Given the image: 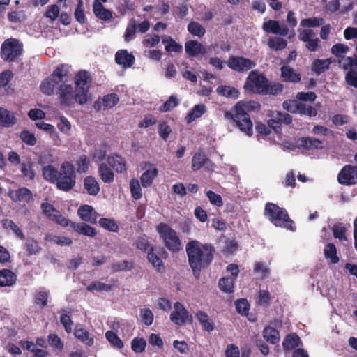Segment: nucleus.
<instances>
[{"label":"nucleus","instance_id":"39","mask_svg":"<svg viewBox=\"0 0 357 357\" xmlns=\"http://www.w3.org/2000/svg\"><path fill=\"white\" fill-rule=\"evenodd\" d=\"M24 248L29 256L38 255L42 250L39 243L33 238H28L26 240Z\"/></svg>","mask_w":357,"mask_h":357},{"label":"nucleus","instance_id":"37","mask_svg":"<svg viewBox=\"0 0 357 357\" xmlns=\"http://www.w3.org/2000/svg\"><path fill=\"white\" fill-rule=\"evenodd\" d=\"M206 112V106L203 104H199L195 105L191 110L188 113L186 116V121L188 123H190L195 119L202 116Z\"/></svg>","mask_w":357,"mask_h":357},{"label":"nucleus","instance_id":"53","mask_svg":"<svg viewBox=\"0 0 357 357\" xmlns=\"http://www.w3.org/2000/svg\"><path fill=\"white\" fill-rule=\"evenodd\" d=\"M105 337L113 347L122 349L124 346L123 341L119 337L116 333L112 331H107Z\"/></svg>","mask_w":357,"mask_h":357},{"label":"nucleus","instance_id":"41","mask_svg":"<svg viewBox=\"0 0 357 357\" xmlns=\"http://www.w3.org/2000/svg\"><path fill=\"white\" fill-rule=\"evenodd\" d=\"M234 278L222 277L218 281L220 289L225 293L234 291Z\"/></svg>","mask_w":357,"mask_h":357},{"label":"nucleus","instance_id":"35","mask_svg":"<svg viewBox=\"0 0 357 357\" xmlns=\"http://www.w3.org/2000/svg\"><path fill=\"white\" fill-rule=\"evenodd\" d=\"M301 339L296 333L287 335L282 342V347L284 350H291L299 346Z\"/></svg>","mask_w":357,"mask_h":357},{"label":"nucleus","instance_id":"24","mask_svg":"<svg viewBox=\"0 0 357 357\" xmlns=\"http://www.w3.org/2000/svg\"><path fill=\"white\" fill-rule=\"evenodd\" d=\"M68 227H69V229H72L79 234L89 237H93L97 234L96 229L94 227H92L85 222L76 223L69 220Z\"/></svg>","mask_w":357,"mask_h":357},{"label":"nucleus","instance_id":"28","mask_svg":"<svg viewBox=\"0 0 357 357\" xmlns=\"http://www.w3.org/2000/svg\"><path fill=\"white\" fill-rule=\"evenodd\" d=\"M93 12L97 18L103 21H109L112 18V12L98 1L93 3Z\"/></svg>","mask_w":357,"mask_h":357},{"label":"nucleus","instance_id":"16","mask_svg":"<svg viewBox=\"0 0 357 357\" xmlns=\"http://www.w3.org/2000/svg\"><path fill=\"white\" fill-rule=\"evenodd\" d=\"M144 168H148L140 176V181L144 188L150 187L158 174L156 166L150 162H144Z\"/></svg>","mask_w":357,"mask_h":357},{"label":"nucleus","instance_id":"5","mask_svg":"<svg viewBox=\"0 0 357 357\" xmlns=\"http://www.w3.org/2000/svg\"><path fill=\"white\" fill-rule=\"evenodd\" d=\"M164 246L172 253H178L182 250V243L176 231L167 223L160 222L155 227Z\"/></svg>","mask_w":357,"mask_h":357},{"label":"nucleus","instance_id":"43","mask_svg":"<svg viewBox=\"0 0 357 357\" xmlns=\"http://www.w3.org/2000/svg\"><path fill=\"white\" fill-rule=\"evenodd\" d=\"M217 93L222 96L227 98H238L239 91L234 87L229 86H220L217 88Z\"/></svg>","mask_w":357,"mask_h":357},{"label":"nucleus","instance_id":"30","mask_svg":"<svg viewBox=\"0 0 357 357\" xmlns=\"http://www.w3.org/2000/svg\"><path fill=\"white\" fill-rule=\"evenodd\" d=\"M281 76L285 82L293 83L299 82L301 79V75L296 73L295 70L289 66L281 67Z\"/></svg>","mask_w":357,"mask_h":357},{"label":"nucleus","instance_id":"14","mask_svg":"<svg viewBox=\"0 0 357 357\" xmlns=\"http://www.w3.org/2000/svg\"><path fill=\"white\" fill-rule=\"evenodd\" d=\"M314 36V31L310 29H303L298 34V39L306 43L305 47L310 52H316L321 48V41L318 38H313Z\"/></svg>","mask_w":357,"mask_h":357},{"label":"nucleus","instance_id":"2","mask_svg":"<svg viewBox=\"0 0 357 357\" xmlns=\"http://www.w3.org/2000/svg\"><path fill=\"white\" fill-rule=\"evenodd\" d=\"M261 109V105L254 100L239 101L234 107V113L225 111L224 116L228 120H231L236 123V126L249 137L253 134V124L249 115L250 112H259Z\"/></svg>","mask_w":357,"mask_h":357},{"label":"nucleus","instance_id":"22","mask_svg":"<svg viewBox=\"0 0 357 357\" xmlns=\"http://www.w3.org/2000/svg\"><path fill=\"white\" fill-rule=\"evenodd\" d=\"M107 162L111 168L118 173H122L127 170L126 159L117 153L108 155Z\"/></svg>","mask_w":357,"mask_h":357},{"label":"nucleus","instance_id":"45","mask_svg":"<svg viewBox=\"0 0 357 357\" xmlns=\"http://www.w3.org/2000/svg\"><path fill=\"white\" fill-rule=\"evenodd\" d=\"M268 46L273 50L279 51L286 48L287 42L280 37H273L268 40Z\"/></svg>","mask_w":357,"mask_h":357},{"label":"nucleus","instance_id":"48","mask_svg":"<svg viewBox=\"0 0 357 357\" xmlns=\"http://www.w3.org/2000/svg\"><path fill=\"white\" fill-rule=\"evenodd\" d=\"M78 173H86L90 166V159L86 155H81L75 162Z\"/></svg>","mask_w":357,"mask_h":357},{"label":"nucleus","instance_id":"6","mask_svg":"<svg viewBox=\"0 0 357 357\" xmlns=\"http://www.w3.org/2000/svg\"><path fill=\"white\" fill-rule=\"evenodd\" d=\"M93 77L91 73L85 70H79L75 76V101L84 105L89 100V92L91 86Z\"/></svg>","mask_w":357,"mask_h":357},{"label":"nucleus","instance_id":"36","mask_svg":"<svg viewBox=\"0 0 357 357\" xmlns=\"http://www.w3.org/2000/svg\"><path fill=\"white\" fill-rule=\"evenodd\" d=\"M74 335L81 342H85L89 347L92 346L94 343L93 338L89 337V333L88 331L82 327H78L77 326L75 328Z\"/></svg>","mask_w":357,"mask_h":357},{"label":"nucleus","instance_id":"12","mask_svg":"<svg viewBox=\"0 0 357 357\" xmlns=\"http://www.w3.org/2000/svg\"><path fill=\"white\" fill-rule=\"evenodd\" d=\"M227 63L229 68L240 73L246 72L256 66L252 60L241 56H230Z\"/></svg>","mask_w":357,"mask_h":357},{"label":"nucleus","instance_id":"51","mask_svg":"<svg viewBox=\"0 0 357 357\" xmlns=\"http://www.w3.org/2000/svg\"><path fill=\"white\" fill-rule=\"evenodd\" d=\"M324 22V20L322 17H309L303 19L300 25L303 27L311 28V27H319L321 26Z\"/></svg>","mask_w":357,"mask_h":357},{"label":"nucleus","instance_id":"56","mask_svg":"<svg viewBox=\"0 0 357 357\" xmlns=\"http://www.w3.org/2000/svg\"><path fill=\"white\" fill-rule=\"evenodd\" d=\"M188 31L193 36L202 37L205 34V29L199 23L190 22L188 25Z\"/></svg>","mask_w":357,"mask_h":357},{"label":"nucleus","instance_id":"59","mask_svg":"<svg viewBox=\"0 0 357 357\" xmlns=\"http://www.w3.org/2000/svg\"><path fill=\"white\" fill-rule=\"evenodd\" d=\"M112 285L111 284H107L105 283H102L99 281H96L91 282L89 285L86 287V289L89 291H96L98 292H100L102 291H108L112 289Z\"/></svg>","mask_w":357,"mask_h":357},{"label":"nucleus","instance_id":"11","mask_svg":"<svg viewBox=\"0 0 357 357\" xmlns=\"http://www.w3.org/2000/svg\"><path fill=\"white\" fill-rule=\"evenodd\" d=\"M340 184L350 186L357 183V165H346L337 174Z\"/></svg>","mask_w":357,"mask_h":357},{"label":"nucleus","instance_id":"31","mask_svg":"<svg viewBox=\"0 0 357 357\" xmlns=\"http://www.w3.org/2000/svg\"><path fill=\"white\" fill-rule=\"evenodd\" d=\"M84 188L87 193L92 196L97 195L100 190V185L94 176H87L84 179Z\"/></svg>","mask_w":357,"mask_h":357},{"label":"nucleus","instance_id":"60","mask_svg":"<svg viewBox=\"0 0 357 357\" xmlns=\"http://www.w3.org/2000/svg\"><path fill=\"white\" fill-rule=\"evenodd\" d=\"M74 16L77 22L83 24L86 22V17L84 11V2L82 0H77V5L75 8Z\"/></svg>","mask_w":357,"mask_h":357},{"label":"nucleus","instance_id":"19","mask_svg":"<svg viewBox=\"0 0 357 357\" xmlns=\"http://www.w3.org/2000/svg\"><path fill=\"white\" fill-rule=\"evenodd\" d=\"M262 28L266 33H271L282 36H286L289 33V28L287 26H280L278 21L273 20H269L264 22Z\"/></svg>","mask_w":357,"mask_h":357},{"label":"nucleus","instance_id":"9","mask_svg":"<svg viewBox=\"0 0 357 357\" xmlns=\"http://www.w3.org/2000/svg\"><path fill=\"white\" fill-rule=\"evenodd\" d=\"M248 82H249L248 87L250 91L257 94H264L266 87L268 86V80L264 75L252 70L248 77Z\"/></svg>","mask_w":357,"mask_h":357},{"label":"nucleus","instance_id":"38","mask_svg":"<svg viewBox=\"0 0 357 357\" xmlns=\"http://www.w3.org/2000/svg\"><path fill=\"white\" fill-rule=\"evenodd\" d=\"M324 254L326 259L330 260L331 264H337L340 261V259L337 255L336 247L332 243H328L326 245L324 250Z\"/></svg>","mask_w":357,"mask_h":357},{"label":"nucleus","instance_id":"26","mask_svg":"<svg viewBox=\"0 0 357 357\" xmlns=\"http://www.w3.org/2000/svg\"><path fill=\"white\" fill-rule=\"evenodd\" d=\"M186 54L189 56L196 57L199 54H204L206 52L205 47L197 40H188L185 44Z\"/></svg>","mask_w":357,"mask_h":357},{"label":"nucleus","instance_id":"13","mask_svg":"<svg viewBox=\"0 0 357 357\" xmlns=\"http://www.w3.org/2000/svg\"><path fill=\"white\" fill-rule=\"evenodd\" d=\"M41 208L43 213L49 220L58 223L62 227H67L68 226L69 220L63 216L53 205L47 202L42 203Z\"/></svg>","mask_w":357,"mask_h":357},{"label":"nucleus","instance_id":"54","mask_svg":"<svg viewBox=\"0 0 357 357\" xmlns=\"http://www.w3.org/2000/svg\"><path fill=\"white\" fill-rule=\"evenodd\" d=\"M107 144L106 142H102L101 144V148L96 149L91 153V155L93 160L96 162L102 161L105 158L106 155H107Z\"/></svg>","mask_w":357,"mask_h":357},{"label":"nucleus","instance_id":"8","mask_svg":"<svg viewBox=\"0 0 357 357\" xmlns=\"http://www.w3.org/2000/svg\"><path fill=\"white\" fill-rule=\"evenodd\" d=\"M23 52L22 44L16 38L6 40L1 47V57L7 62H13Z\"/></svg>","mask_w":357,"mask_h":357},{"label":"nucleus","instance_id":"61","mask_svg":"<svg viewBox=\"0 0 357 357\" xmlns=\"http://www.w3.org/2000/svg\"><path fill=\"white\" fill-rule=\"evenodd\" d=\"M146 342L143 337H135L131 342V349L135 353H142L145 351Z\"/></svg>","mask_w":357,"mask_h":357},{"label":"nucleus","instance_id":"55","mask_svg":"<svg viewBox=\"0 0 357 357\" xmlns=\"http://www.w3.org/2000/svg\"><path fill=\"white\" fill-rule=\"evenodd\" d=\"M3 225L5 228L10 229L20 239L24 240L25 238L22 229L12 220H3Z\"/></svg>","mask_w":357,"mask_h":357},{"label":"nucleus","instance_id":"58","mask_svg":"<svg viewBox=\"0 0 357 357\" xmlns=\"http://www.w3.org/2000/svg\"><path fill=\"white\" fill-rule=\"evenodd\" d=\"M284 86L280 83H271L268 82V86L266 87L263 95H273L276 96L282 93Z\"/></svg>","mask_w":357,"mask_h":357},{"label":"nucleus","instance_id":"4","mask_svg":"<svg viewBox=\"0 0 357 357\" xmlns=\"http://www.w3.org/2000/svg\"><path fill=\"white\" fill-rule=\"evenodd\" d=\"M68 66L65 64H59L51 75L42 82L40 86L43 93L50 96L58 91L61 84L66 83L68 78Z\"/></svg>","mask_w":357,"mask_h":357},{"label":"nucleus","instance_id":"64","mask_svg":"<svg viewBox=\"0 0 357 357\" xmlns=\"http://www.w3.org/2000/svg\"><path fill=\"white\" fill-rule=\"evenodd\" d=\"M298 113L301 115H307L310 117H314L317 116V110L312 106H307L305 103L299 102Z\"/></svg>","mask_w":357,"mask_h":357},{"label":"nucleus","instance_id":"25","mask_svg":"<svg viewBox=\"0 0 357 357\" xmlns=\"http://www.w3.org/2000/svg\"><path fill=\"white\" fill-rule=\"evenodd\" d=\"M297 146L306 150L321 149L324 148V142L313 137H301L297 140Z\"/></svg>","mask_w":357,"mask_h":357},{"label":"nucleus","instance_id":"18","mask_svg":"<svg viewBox=\"0 0 357 357\" xmlns=\"http://www.w3.org/2000/svg\"><path fill=\"white\" fill-rule=\"evenodd\" d=\"M119 101V96L114 93L107 94L102 98L96 100L93 104V108L96 111H100L101 109L104 110L110 109L114 107Z\"/></svg>","mask_w":357,"mask_h":357},{"label":"nucleus","instance_id":"62","mask_svg":"<svg viewBox=\"0 0 357 357\" xmlns=\"http://www.w3.org/2000/svg\"><path fill=\"white\" fill-rule=\"evenodd\" d=\"M332 231L335 238H338L340 241H347L346 236L347 229L342 224L334 225L332 227Z\"/></svg>","mask_w":357,"mask_h":357},{"label":"nucleus","instance_id":"57","mask_svg":"<svg viewBox=\"0 0 357 357\" xmlns=\"http://www.w3.org/2000/svg\"><path fill=\"white\" fill-rule=\"evenodd\" d=\"M179 100L175 95H172L169 99L160 107V111L166 112L171 111L179 105Z\"/></svg>","mask_w":357,"mask_h":357},{"label":"nucleus","instance_id":"17","mask_svg":"<svg viewBox=\"0 0 357 357\" xmlns=\"http://www.w3.org/2000/svg\"><path fill=\"white\" fill-rule=\"evenodd\" d=\"M59 94L61 103L66 106H71L75 101V90L72 85L66 83L61 84L57 91Z\"/></svg>","mask_w":357,"mask_h":357},{"label":"nucleus","instance_id":"50","mask_svg":"<svg viewBox=\"0 0 357 357\" xmlns=\"http://www.w3.org/2000/svg\"><path fill=\"white\" fill-rule=\"evenodd\" d=\"M22 142L28 146H33L37 144L35 135L27 130H23L19 135Z\"/></svg>","mask_w":357,"mask_h":357},{"label":"nucleus","instance_id":"20","mask_svg":"<svg viewBox=\"0 0 357 357\" xmlns=\"http://www.w3.org/2000/svg\"><path fill=\"white\" fill-rule=\"evenodd\" d=\"M135 61V56L127 50H119L115 54V62L125 69L132 67Z\"/></svg>","mask_w":357,"mask_h":357},{"label":"nucleus","instance_id":"44","mask_svg":"<svg viewBox=\"0 0 357 357\" xmlns=\"http://www.w3.org/2000/svg\"><path fill=\"white\" fill-rule=\"evenodd\" d=\"M263 336L266 340L271 344H275L278 342L279 332L273 327L267 326L263 331Z\"/></svg>","mask_w":357,"mask_h":357},{"label":"nucleus","instance_id":"29","mask_svg":"<svg viewBox=\"0 0 357 357\" xmlns=\"http://www.w3.org/2000/svg\"><path fill=\"white\" fill-rule=\"evenodd\" d=\"M17 280L16 274L10 269L0 270V287H11Z\"/></svg>","mask_w":357,"mask_h":357},{"label":"nucleus","instance_id":"15","mask_svg":"<svg viewBox=\"0 0 357 357\" xmlns=\"http://www.w3.org/2000/svg\"><path fill=\"white\" fill-rule=\"evenodd\" d=\"M204 167L207 170L213 171L215 168V164L206 155L204 152H196L192 158V170L197 171Z\"/></svg>","mask_w":357,"mask_h":357},{"label":"nucleus","instance_id":"40","mask_svg":"<svg viewBox=\"0 0 357 357\" xmlns=\"http://www.w3.org/2000/svg\"><path fill=\"white\" fill-rule=\"evenodd\" d=\"M331 61L327 59H315L312 63V70L317 75H320L329 68Z\"/></svg>","mask_w":357,"mask_h":357},{"label":"nucleus","instance_id":"52","mask_svg":"<svg viewBox=\"0 0 357 357\" xmlns=\"http://www.w3.org/2000/svg\"><path fill=\"white\" fill-rule=\"evenodd\" d=\"M137 29L136 21L132 18L129 21L125 31L124 40L126 42H129L135 38Z\"/></svg>","mask_w":357,"mask_h":357},{"label":"nucleus","instance_id":"10","mask_svg":"<svg viewBox=\"0 0 357 357\" xmlns=\"http://www.w3.org/2000/svg\"><path fill=\"white\" fill-rule=\"evenodd\" d=\"M174 307V310L170 314V320L174 324L178 326H183L187 322L192 323V316L182 303L176 302Z\"/></svg>","mask_w":357,"mask_h":357},{"label":"nucleus","instance_id":"42","mask_svg":"<svg viewBox=\"0 0 357 357\" xmlns=\"http://www.w3.org/2000/svg\"><path fill=\"white\" fill-rule=\"evenodd\" d=\"M162 43L165 45V49L167 52L181 53L183 50L182 45L176 43L170 36L162 39Z\"/></svg>","mask_w":357,"mask_h":357},{"label":"nucleus","instance_id":"33","mask_svg":"<svg viewBox=\"0 0 357 357\" xmlns=\"http://www.w3.org/2000/svg\"><path fill=\"white\" fill-rule=\"evenodd\" d=\"M98 174L101 180L105 183H111L114 181V174L108 164L102 162L98 167Z\"/></svg>","mask_w":357,"mask_h":357},{"label":"nucleus","instance_id":"23","mask_svg":"<svg viewBox=\"0 0 357 357\" xmlns=\"http://www.w3.org/2000/svg\"><path fill=\"white\" fill-rule=\"evenodd\" d=\"M78 215L84 222H89L91 224L97 223V218L99 214L90 205H83L78 209Z\"/></svg>","mask_w":357,"mask_h":357},{"label":"nucleus","instance_id":"7","mask_svg":"<svg viewBox=\"0 0 357 357\" xmlns=\"http://www.w3.org/2000/svg\"><path fill=\"white\" fill-rule=\"evenodd\" d=\"M76 172L74 165L70 162H63L58 174V180L56 182V188L63 191L68 192L75 185Z\"/></svg>","mask_w":357,"mask_h":357},{"label":"nucleus","instance_id":"63","mask_svg":"<svg viewBox=\"0 0 357 357\" xmlns=\"http://www.w3.org/2000/svg\"><path fill=\"white\" fill-rule=\"evenodd\" d=\"M130 185L132 197L136 200L141 199L142 193L139 181L135 178H132Z\"/></svg>","mask_w":357,"mask_h":357},{"label":"nucleus","instance_id":"49","mask_svg":"<svg viewBox=\"0 0 357 357\" xmlns=\"http://www.w3.org/2000/svg\"><path fill=\"white\" fill-rule=\"evenodd\" d=\"M100 226L109 231L117 232L119 231V225L114 219L102 218L99 220Z\"/></svg>","mask_w":357,"mask_h":357},{"label":"nucleus","instance_id":"21","mask_svg":"<svg viewBox=\"0 0 357 357\" xmlns=\"http://www.w3.org/2000/svg\"><path fill=\"white\" fill-rule=\"evenodd\" d=\"M8 195L14 202L29 203L33 200L31 191L26 187L20 188L16 190H11L9 192Z\"/></svg>","mask_w":357,"mask_h":357},{"label":"nucleus","instance_id":"27","mask_svg":"<svg viewBox=\"0 0 357 357\" xmlns=\"http://www.w3.org/2000/svg\"><path fill=\"white\" fill-rule=\"evenodd\" d=\"M195 316L204 331L211 333L214 330L215 323L206 312L202 310H198Z\"/></svg>","mask_w":357,"mask_h":357},{"label":"nucleus","instance_id":"1","mask_svg":"<svg viewBox=\"0 0 357 357\" xmlns=\"http://www.w3.org/2000/svg\"><path fill=\"white\" fill-rule=\"evenodd\" d=\"M185 251L188 265L194 276L198 279L202 271L207 269L213 262L215 249L211 243L191 240L186 243Z\"/></svg>","mask_w":357,"mask_h":357},{"label":"nucleus","instance_id":"47","mask_svg":"<svg viewBox=\"0 0 357 357\" xmlns=\"http://www.w3.org/2000/svg\"><path fill=\"white\" fill-rule=\"evenodd\" d=\"M20 171L22 175L26 180H33L36 176L35 172L32 167V162H22L20 164Z\"/></svg>","mask_w":357,"mask_h":357},{"label":"nucleus","instance_id":"32","mask_svg":"<svg viewBox=\"0 0 357 357\" xmlns=\"http://www.w3.org/2000/svg\"><path fill=\"white\" fill-rule=\"evenodd\" d=\"M17 122L14 113L6 109L0 107V126L3 127H11Z\"/></svg>","mask_w":357,"mask_h":357},{"label":"nucleus","instance_id":"34","mask_svg":"<svg viewBox=\"0 0 357 357\" xmlns=\"http://www.w3.org/2000/svg\"><path fill=\"white\" fill-rule=\"evenodd\" d=\"M59 171L51 165L44 166L42 173L44 178L52 183H56Z\"/></svg>","mask_w":357,"mask_h":357},{"label":"nucleus","instance_id":"46","mask_svg":"<svg viewBox=\"0 0 357 357\" xmlns=\"http://www.w3.org/2000/svg\"><path fill=\"white\" fill-rule=\"evenodd\" d=\"M147 259L158 272L162 273L165 271V268L162 260L154 253V251L148 253Z\"/></svg>","mask_w":357,"mask_h":357},{"label":"nucleus","instance_id":"3","mask_svg":"<svg viewBox=\"0 0 357 357\" xmlns=\"http://www.w3.org/2000/svg\"><path fill=\"white\" fill-rule=\"evenodd\" d=\"M264 215L275 227L285 228L291 231H296L294 222L289 218L285 208L275 204L267 202L265 204Z\"/></svg>","mask_w":357,"mask_h":357}]
</instances>
